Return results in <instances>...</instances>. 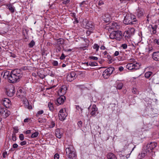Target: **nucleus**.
Segmentation results:
<instances>
[{
  "mask_svg": "<svg viewBox=\"0 0 159 159\" xmlns=\"http://www.w3.org/2000/svg\"><path fill=\"white\" fill-rule=\"evenodd\" d=\"M22 75V72L20 70L16 69L11 71L8 79L11 83H14L18 81Z\"/></svg>",
  "mask_w": 159,
  "mask_h": 159,
  "instance_id": "obj_1",
  "label": "nucleus"
},
{
  "mask_svg": "<svg viewBox=\"0 0 159 159\" xmlns=\"http://www.w3.org/2000/svg\"><path fill=\"white\" fill-rule=\"evenodd\" d=\"M124 16L123 22L125 24H134L137 22L135 16L131 14L127 13L126 14H124Z\"/></svg>",
  "mask_w": 159,
  "mask_h": 159,
  "instance_id": "obj_2",
  "label": "nucleus"
},
{
  "mask_svg": "<svg viewBox=\"0 0 159 159\" xmlns=\"http://www.w3.org/2000/svg\"><path fill=\"white\" fill-rule=\"evenodd\" d=\"M66 156L69 159H75L76 156L75 149L71 145H68L66 149Z\"/></svg>",
  "mask_w": 159,
  "mask_h": 159,
  "instance_id": "obj_3",
  "label": "nucleus"
},
{
  "mask_svg": "<svg viewBox=\"0 0 159 159\" xmlns=\"http://www.w3.org/2000/svg\"><path fill=\"white\" fill-rule=\"evenodd\" d=\"M140 66V64L139 63H129L126 66V68L129 70H136L139 69Z\"/></svg>",
  "mask_w": 159,
  "mask_h": 159,
  "instance_id": "obj_4",
  "label": "nucleus"
},
{
  "mask_svg": "<svg viewBox=\"0 0 159 159\" xmlns=\"http://www.w3.org/2000/svg\"><path fill=\"white\" fill-rule=\"evenodd\" d=\"M114 70L113 67H109L106 69L103 72L102 76L105 79H107Z\"/></svg>",
  "mask_w": 159,
  "mask_h": 159,
  "instance_id": "obj_5",
  "label": "nucleus"
},
{
  "mask_svg": "<svg viewBox=\"0 0 159 159\" xmlns=\"http://www.w3.org/2000/svg\"><path fill=\"white\" fill-rule=\"evenodd\" d=\"M67 116V114L65 110L61 109L58 113L59 119L62 121L64 120Z\"/></svg>",
  "mask_w": 159,
  "mask_h": 159,
  "instance_id": "obj_6",
  "label": "nucleus"
},
{
  "mask_svg": "<svg viewBox=\"0 0 159 159\" xmlns=\"http://www.w3.org/2000/svg\"><path fill=\"white\" fill-rule=\"evenodd\" d=\"M157 145V143L155 142H151L146 146V152H150Z\"/></svg>",
  "mask_w": 159,
  "mask_h": 159,
  "instance_id": "obj_7",
  "label": "nucleus"
},
{
  "mask_svg": "<svg viewBox=\"0 0 159 159\" xmlns=\"http://www.w3.org/2000/svg\"><path fill=\"white\" fill-rule=\"evenodd\" d=\"M76 75L75 72L74 71L69 73L66 76L67 81L71 82L74 80L76 78Z\"/></svg>",
  "mask_w": 159,
  "mask_h": 159,
  "instance_id": "obj_8",
  "label": "nucleus"
},
{
  "mask_svg": "<svg viewBox=\"0 0 159 159\" xmlns=\"http://www.w3.org/2000/svg\"><path fill=\"white\" fill-rule=\"evenodd\" d=\"M17 95L20 98H24L25 96V92L24 89L19 88L17 91Z\"/></svg>",
  "mask_w": 159,
  "mask_h": 159,
  "instance_id": "obj_9",
  "label": "nucleus"
},
{
  "mask_svg": "<svg viewBox=\"0 0 159 159\" xmlns=\"http://www.w3.org/2000/svg\"><path fill=\"white\" fill-rule=\"evenodd\" d=\"M15 93L14 88L12 87H10L6 90V93L8 96L11 97L13 96Z\"/></svg>",
  "mask_w": 159,
  "mask_h": 159,
  "instance_id": "obj_10",
  "label": "nucleus"
},
{
  "mask_svg": "<svg viewBox=\"0 0 159 159\" xmlns=\"http://www.w3.org/2000/svg\"><path fill=\"white\" fill-rule=\"evenodd\" d=\"M114 34L115 39L118 41H120L122 35V33L121 31L119 30L113 31Z\"/></svg>",
  "mask_w": 159,
  "mask_h": 159,
  "instance_id": "obj_11",
  "label": "nucleus"
},
{
  "mask_svg": "<svg viewBox=\"0 0 159 159\" xmlns=\"http://www.w3.org/2000/svg\"><path fill=\"white\" fill-rule=\"evenodd\" d=\"M2 103L6 108H9L11 105V101L7 98L3 99L2 101Z\"/></svg>",
  "mask_w": 159,
  "mask_h": 159,
  "instance_id": "obj_12",
  "label": "nucleus"
},
{
  "mask_svg": "<svg viewBox=\"0 0 159 159\" xmlns=\"http://www.w3.org/2000/svg\"><path fill=\"white\" fill-rule=\"evenodd\" d=\"M96 113L97 114L98 113V108L95 104H93L92 105L91 108L90 115L92 116H95L96 115Z\"/></svg>",
  "mask_w": 159,
  "mask_h": 159,
  "instance_id": "obj_13",
  "label": "nucleus"
},
{
  "mask_svg": "<svg viewBox=\"0 0 159 159\" xmlns=\"http://www.w3.org/2000/svg\"><path fill=\"white\" fill-rule=\"evenodd\" d=\"M144 14V11L142 8L137 9L135 12L136 15L139 18L142 17L143 15Z\"/></svg>",
  "mask_w": 159,
  "mask_h": 159,
  "instance_id": "obj_14",
  "label": "nucleus"
},
{
  "mask_svg": "<svg viewBox=\"0 0 159 159\" xmlns=\"http://www.w3.org/2000/svg\"><path fill=\"white\" fill-rule=\"evenodd\" d=\"M66 100V98L64 95H60L57 100V102L58 105L62 104Z\"/></svg>",
  "mask_w": 159,
  "mask_h": 159,
  "instance_id": "obj_15",
  "label": "nucleus"
},
{
  "mask_svg": "<svg viewBox=\"0 0 159 159\" xmlns=\"http://www.w3.org/2000/svg\"><path fill=\"white\" fill-rule=\"evenodd\" d=\"M23 102L24 104V106L25 108H27L29 109H32V107L31 106H29V103L28 101V100L25 97L22 98Z\"/></svg>",
  "mask_w": 159,
  "mask_h": 159,
  "instance_id": "obj_16",
  "label": "nucleus"
},
{
  "mask_svg": "<svg viewBox=\"0 0 159 159\" xmlns=\"http://www.w3.org/2000/svg\"><path fill=\"white\" fill-rule=\"evenodd\" d=\"M55 134L57 137L59 139L61 138L63 135L62 129H56L55 130Z\"/></svg>",
  "mask_w": 159,
  "mask_h": 159,
  "instance_id": "obj_17",
  "label": "nucleus"
},
{
  "mask_svg": "<svg viewBox=\"0 0 159 159\" xmlns=\"http://www.w3.org/2000/svg\"><path fill=\"white\" fill-rule=\"evenodd\" d=\"M102 19L105 22H108L111 19L110 15L107 13L105 14L102 16Z\"/></svg>",
  "mask_w": 159,
  "mask_h": 159,
  "instance_id": "obj_18",
  "label": "nucleus"
},
{
  "mask_svg": "<svg viewBox=\"0 0 159 159\" xmlns=\"http://www.w3.org/2000/svg\"><path fill=\"white\" fill-rule=\"evenodd\" d=\"M152 57L154 60L159 61V51L153 52L152 54Z\"/></svg>",
  "mask_w": 159,
  "mask_h": 159,
  "instance_id": "obj_19",
  "label": "nucleus"
},
{
  "mask_svg": "<svg viewBox=\"0 0 159 159\" xmlns=\"http://www.w3.org/2000/svg\"><path fill=\"white\" fill-rule=\"evenodd\" d=\"M110 28L114 30L118 29L119 28V26L116 22H113L110 23Z\"/></svg>",
  "mask_w": 159,
  "mask_h": 159,
  "instance_id": "obj_20",
  "label": "nucleus"
},
{
  "mask_svg": "<svg viewBox=\"0 0 159 159\" xmlns=\"http://www.w3.org/2000/svg\"><path fill=\"white\" fill-rule=\"evenodd\" d=\"M66 88L65 86H63L61 88L58 90V93L59 95H63L64 94L66 93Z\"/></svg>",
  "mask_w": 159,
  "mask_h": 159,
  "instance_id": "obj_21",
  "label": "nucleus"
},
{
  "mask_svg": "<svg viewBox=\"0 0 159 159\" xmlns=\"http://www.w3.org/2000/svg\"><path fill=\"white\" fill-rule=\"evenodd\" d=\"M85 28L88 30H93L94 28V26L92 22L89 21L87 23L85 26Z\"/></svg>",
  "mask_w": 159,
  "mask_h": 159,
  "instance_id": "obj_22",
  "label": "nucleus"
},
{
  "mask_svg": "<svg viewBox=\"0 0 159 159\" xmlns=\"http://www.w3.org/2000/svg\"><path fill=\"white\" fill-rule=\"evenodd\" d=\"M134 29L133 28H129L128 30L126 31V33L128 34V36H130L134 34Z\"/></svg>",
  "mask_w": 159,
  "mask_h": 159,
  "instance_id": "obj_23",
  "label": "nucleus"
},
{
  "mask_svg": "<svg viewBox=\"0 0 159 159\" xmlns=\"http://www.w3.org/2000/svg\"><path fill=\"white\" fill-rule=\"evenodd\" d=\"M108 159H117L116 156L113 153L110 152L107 155Z\"/></svg>",
  "mask_w": 159,
  "mask_h": 159,
  "instance_id": "obj_24",
  "label": "nucleus"
},
{
  "mask_svg": "<svg viewBox=\"0 0 159 159\" xmlns=\"http://www.w3.org/2000/svg\"><path fill=\"white\" fill-rule=\"evenodd\" d=\"M123 86V83H120L118 81L116 82V87L117 89H122Z\"/></svg>",
  "mask_w": 159,
  "mask_h": 159,
  "instance_id": "obj_25",
  "label": "nucleus"
},
{
  "mask_svg": "<svg viewBox=\"0 0 159 159\" xmlns=\"http://www.w3.org/2000/svg\"><path fill=\"white\" fill-rule=\"evenodd\" d=\"M152 73L151 71H148L145 74V77L146 78L148 79L152 75Z\"/></svg>",
  "mask_w": 159,
  "mask_h": 159,
  "instance_id": "obj_26",
  "label": "nucleus"
},
{
  "mask_svg": "<svg viewBox=\"0 0 159 159\" xmlns=\"http://www.w3.org/2000/svg\"><path fill=\"white\" fill-rule=\"evenodd\" d=\"M6 112H7V109L5 108H2L0 110V114L2 115V116H3L4 117V116L5 115V113Z\"/></svg>",
  "mask_w": 159,
  "mask_h": 159,
  "instance_id": "obj_27",
  "label": "nucleus"
},
{
  "mask_svg": "<svg viewBox=\"0 0 159 159\" xmlns=\"http://www.w3.org/2000/svg\"><path fill=\"white\" fill-rule=\"evenodd\" d=\"M48 107L49 108V110L52 111L54 110L53 104L51 102H49L48 104Z\"/></svg>",
  "mask_w": 159,
  "mask_h": 159,
  "instance_id": "obj_28",
  "label": "nucleus"
},
{
  "mask_svg": "<svg viewBox=\"0 0 159 159\" xmlns=\"http://www.w3.org/2000/svg\"><path fill=\"white\" fill-rule=\"evenodd\" d=\"M8 9L12 13L14 12V8L11 5H7Z\"/></svg>",
  "mask_w": 159,
  "mask_h": 159,
  "instance_id": "obj_29",
  "label": "nucleus"
},
{
  "mask_svg": "<svg viewBox=\"0 0 159 159\" xmlns=\"http://www.w3.org/2000/svg\"><path fill=\"white\" fill-rule=\"evenodd\" d=\"M89 65L90 66H96L98 65V64L96 62H90L89 63Z\"/></svg>",
  "mask_w": 159,
  "mask_h": 159,
  "instance_id": "obj_30",
  "label": "nucleus"
},
{
  "mask_svg": "<svg viewBox=\"0 0 159 159\" xmlns=\"http://www.w3.org/2000/svg\"><path fill=\"white\" fill-rule=\"evenodd\" d=\"M93 48V49H96V52H98V51L99 46L98 44L95 43L94 44Z\"/></svg>",
  "mask_w": 159,
  "mask_h": 159,
  "instance_id": "obj_31",
  "label": "nucleus"
},
{
  "mask_svg": "<svg viewBox=\"0 0 159 159\" xmlns=\"http://www.w3.org/2000/svg\"><path fill=\"white\" fill-rule=\"evenodd\" d=\"M39 134V133L38 132H36L31 135V137L32 138H36L38 136Z\"/></svg>",
  "mask_w": 159,
  "mask_h": 159,
  "instance_id": "obj_32",
  "label": "nucleus"
},
{
  "mask_svg": "<svg viewBox=\"0 0 159 159\" xmlns=\"http://www.w3.org/2000/svg\"><path fill=\"white\" fill-rule=\"evenodd\" d=\"M10 74V73H9V71H6L4 73V75H3L4 77H5V78H6L7 77L8 78V77L9 76Z\"/></svg>",
  "mask_w": 159,
  "mask_h": 159,
  "instance_id": "obj_33",
  "label": "nucleus"
},
{
  "mask_svg": "<svg viewBox=\"0 0 159 159\" xmlns=\"http://www.w3.org/2000/svg\"><path fill=\"white\" fill-rule=\"evenodd\" d=\"M35 42L33 40H32L31 42L29 44V46L30 48L33 47L35 45Z\"/></svg>",
  "mask_w": 159,
  "mask_h": 159,
  "instance_id": "obj_34",
  "label": "nucleus"
},
{
  "mask_svg": "<svg viewBox=\"0 0 159 159\" xmlns=\"http://www.w3.org/2000/svg\"><path fill=\"white\" fill-rule=\"evenodd\" d=\"M46 120L45 118H39L38 119V122L40 123L45 122H46Z\"/></svg>",
  "mask_w": 159,
  "mask_h": 159,
  "instance_id": "obj_35",
  "label": "nucleus"
},
{
  "mask_svg": "<svg viewBox=\"0 0 159 159\" xmlns=\"http://www.w3.org/2000/svg\"><path fill=\"white\" fill-rule=\"evenodd\" d=\"M89 58L90 60H97L98 59V57L94 56H89Z\"/></svg>",
  "mask_w": 159,
  "mask_h": 159,
  "instance_id": "obj_36",
  "label": "nucleus"
},
{
  "mask_svg": "<svg viewBox=\"0 0 159 159\" xmlns=\"http://www.w3.org/2000/svg\"><path fill=\"white\" fill-rule=\"evenodd\" d=\"M109 37L110 39H115V37L113 31L110 34Z\"/></svg>",
  "mask_w": 159,
  "mask_h": 159,
  "instance_id": "obj_37",
  "label": "nucleus"
},
{
  "mask_svg": "<svg viewBox=\"0 0 159 159\" xmlns=\"http://www.w3.org/2000/svg\"><path fill=\"white\" fill-rule=\"evenodd\" d=\"M43 113V111L42 110H40L36 114V116H38L39 115L42 114Z\"/></svg>",
  "mask_w": 159,
  "mask_h": 159,
  "instance_id": "obj_38",
  "label": "nucleus"
},
{
  "mask_svg": "<svg viewBox=\"0 0 159 159\" xmlns=\"http://www.w3.org/2000/svg\"><path fill=\"white\" fill-rule=\"evenodd\" d=\"M55 122L54 121H52L51 122L50 125H49V128H53L55 126Z\"/></svg>",
  "mask_w": 159,
  "mask_h": 159,
  "instance_id": "obj_39",
  "label": "nucleus"
},
{
  "mask_svg": "<svg viewBox=\"0 0 159 159\" xmlns=\"http://www.w3.org/2000/svg\"><path fill=\"white\" fill-rule=\"evenodd\" d=\"M93 33L92 30H88L86 31V34L88 36H89L90 34Z\"/></svg>",
  "mask_w": 159,
  "mask_h": 159,
  "instance_id": "obj_40",
  "label": "nucleus"
},
{
  "mask_svg": "<svg viewBox=\"0 0 159 159\" xmlns=\"http://www.w3.org/2000/svg\"><path fill=\"white\" fill-rule=\"evenodd\" d=\"M154 43L159 45V39H155L154 40Z\"/></svg>",
  "mask_w": 159,
  "mask_h": 159,
  "instance_id": "obj_41",
  "label": "nucleus"
},
{
  "mask_svg": "<svg viewBox=\"0 0 159 159\" xmlns=\"http://www.w3.org/2000/svg\"><path fill=\"white\" fill-rule=\"evenodd\" d=\"M121 47L122 48L124 49H126L127 48V45L125 43L123 44H121Z\"/></svg>",
  "mask_w": 159,
  "mask_h": 159,
  "instance_id": "obj_42",
  "label": "nucleus"
},
{
  "mask_svg": "<svg viewBox=\"0 0 159 159\" xmlns=\"http://www.w3.org/2000/svg\"><path fill=\"white\" fill-rule=\"evenodd\" d=\"M145 156V153H141V155H139V157L140 159H142Z\"/></svg>",
  "mask_w": 159,
  "mask_h": 159,
  "instance_id": "obj_43",
  "label": "nucleus"
},
{
  "mask_svg": "<svg viewBox=\"0 0 159 159\" xmlns=\"http://www.w3.org/2000/svg\"><path fill=\"white\" fill-rule=\"evenodd\" d=\"M12 139L14 141H15L16 140V134L15 133H13L12 135Z\"/></svg>",
  "mask_w": 159,
  "mask_h": 159,
  "instance_id": "obj_44",
  "label": "nucleus"
},
{
  "mask_svg": "<svg viewBox=\"0 0 159 159\" xmlns=\"http://www.w3.org/2000/svg\"><path fill=\"white\" fill-rule=\"evenodd\" d=\"M69 0H63L62 3L63 4H66L69 3Z\"/></svg>",
  "mask_w": 159,
  "mask_h": 159,
  "instance_id": "obj_45",
  "label": "nucleus"
},
{
  "mask_svg": "<svg viewBox=\"0 0 159 159\" xmlns=\"http://www.w3.org/2000/svg\"><path fill=\"white\" fill-rule=\"evenodd\" d=\"M19 138L20 140L22 141L24 140V135L23 134H20L19 135Z\"/></svg>",
  "mask_w": 159,
  "mask_h": 159,
  "instance_id": "obj_46",
  "label": "nucleus"
},
{
  "mask_svg": "<svg viewBox=\"0 0 159 159\" xmlns=\"http://www.w3.org/2000/svg\"><path fill=\"white\" fill-rule=\"evenodd\" d=\"M52 65L55 66H57L58 65V62L57 61H53L52 62Z\"/></svg>",
  "mask_w": 159,
  "mask_h": 159,
  "instance_id": "obj_47",
  "label": "nucleus"
},
{
  "mask_svg": "<svg viewBox=\"0 0 159 159\" xmlns=\"http://www.w3.org/2000/svg\"><path fill=\"white\" fill-rule=\"evenodd\" d=\"M5 115L4 116V117L6 118L7 116H8L10 114V112L9 111H8L7 110V112H6L5 113Z\"/></svg>",
  "mask_w": 159,
  "mask_h": 159,
  "instance_id": "obj_48",
  "label": "nucleus"
},
{
  "mask_svg": "<svg viewBox=\"0 0 159 159\" xmlns=\"http://www.w3.org/2000/svg\"><path fill=\"white\" fill-rule=\"evenodd\" d=\"M78 125L79 128H81L82 126V122L81 121H79L78 122Z\"/></svg>",
  "mask_w": 159,
  "mask_h": 159,
  "instance_id": "obj_49",
  "label": "nucleus"
},
{
  "mask_svg": "<svg viewBox=\"0 0 159 159\" xmlns=\"http://www.w3.org/2000/svg\"><path fill=\"white\" fill-rule=\"evenodd\" d=\"M106 57L107 58V59H108L109 61H112V57L110 55H107V57Z\"/></svg>",
  "mask_w": 159,
  "mask_h": 159,
  "instance_id": "obj_50",
  "label": "nucleus"
},
{
  "mask_svg": "<svg viewBox=\"0 0 159 159\" xmlns=\"http://www.w3.org/2000/svg\"><path fill=\"white\" fill-rule=\"evenodd\" d=\"M84 42L86 43V45H88L89 43V41L88 39L87 38H85L84 39Z\"/></svg>",
  "mask_w": 159,
  "mask_h": 159,
  "instance_id": "obj_51",
  "label": "nucleus"
},
{
  "mask_svg": "<svg viewBox=\"0 0 159 159\" xmlns=\"http://www.w3.org/2000/svg\"><path fill=\"white\" fill-rule=\"evenodd\" d=\"M66 56H65L63 53L61 54V56L60 57L61 60H63L65 58Z\"/></svg>",
  "mask_w": 159,
  "mask_h": 159,
  "instance_id": "obj_52",
  "label": "nucleus"
},
{
  "mask_svg": "<svg viewBox=\"0 0 159 159\" xmlns=\"http://www.w3.org/2000/svg\"><path fill=\"white\" fill-rule=\"evenodd\" d=\"M59 156L58 153L56 154L54 156V159H59Z\"/></svg>",
  "mask_w": 159,
  "mask_h": 159,
  "instance_id": "obj_53",
  "label": "nucleus"
},
{
  "mask_svg": "<svg viewBox=\"0 0 159 159\" xmlns=\"http://www.w3.org/2000/svg\"><path fill=\"white\" fill-rule=\"evenodd\" d=\"M119 54V52L118 51H116L114 53V54L113 56L114 57L118 56Z\"/></svg>",
  "mask_w": 159,
  "mask_h": 159,
  "instance_id": "obj_54",
  "label": "nucleus"
},
{
  "mask_svg": "<svg viewBox=\"0 0 159 159\" xmlns=\"http://www.w3.org/2000/svg\"><path fill=\"white\" fill-rule=\"evenodd\" d=\"M27 142L26 141H23L20 142V144L21 146L25 145L26 144Z\"/></svg>",
  "mask_w": 159,
  "mask_h": 159,
  "instance_id": "obj_55",
  "label": "nucleus"
},
{
  "mask_svg": "<svg viewBox=\"0 0 159 159\" xmlns=\"http://www.w3.org/2000/svg\"><path fill=\"white\" fill-rule=\"evenodd\" d=\"M150 26H151L152 30H156L157 26L156 25L152 26V25H151Z\"/></svg>",
  "mask_w": 159,
  "mask_h": 159,
  "instance_id": "obj_56",
  "label": "nucleus"
},
{
  "mask_svg": "<svg viewBox=\"0 0 159 159\" xmlns=\"http://www.w3.org/2000/svg\"><path fill=\"white\" fill-rule=\"evenodd\" d=\"M104 4L102 0H100L98 2V5L99 6H101Z\"/></svg>",
  "mask_w": 159,
  "mask_h": 159,
  "instance_id": "obj_57",
  "label": "nucleus"
},
{
  "mask_svg": "<svg viewBox=\"0 0 159 159\" xmlns=\"http://www.w3.org/2000/svg\"><path fill=\"white\" fill-rule=\"evenodd\" d=\"M118 69L120 71H122L123 70L124 68L122 66H119V67Z\"/></svg>",
  "mask_w": 159,
  "mask_h": 159,
  "instance_id": "obj_58",
  "label": "nucleus"
},
{
  "mask_svg": "<svg viewBox=\"0 0 159 159\" xmlns=\"http://www.w3.org/2000/svg\"><path fill=\"white\" fill-rule=\"evenodd\" d=\"M58 42H60L61 44H63L64 43V40L62 39H59Z\"/></svg>",
  "mask_w": 159,
  "mask_h": 159,
  "instance_id": "obj_59",
  "label": "nucleus"
},
{
  "mask_svg": "<svg viewBox=\"0 0 159 159\" xmlns=\"http://www.w3.org/2000/svg\"><path fill=\"white\" fill-rule=\"evenodd\" d=\"M18 145L16 143L14 144L13 145V147L14 148H17Z\"/></svg>",
  "mask_w": 159,
  "mask_h": 159,
  "instance_id": "obj_60",
  "label": "nucleus"
},
{
  "mask_svg": "<svg viewBox=\"0 0 159 159\" xmlns=\"http://www.w3.org/2000/svg\"><path fill=\"white\" fill-rule=\"evenodd\" d=\"M137 91V90L136 88H133V92L134 94H136L137 93H136V91Z\"/></svg>",
  "mask_w": 159,
  "mask_h": 159,
  "instance_id": "obj_61",
  "label": "nucleus"
},
{
  "mask_svg": "<svg viewBox=\"0 0 159 159\" xmlns=\"http://www.w3.org/2000/svg\"><path fill=\"white\" fill-rule=\"evenodd\" d=\"M30 120V119L29 118H26L24 120V122H28Z\"/></svg>",
  "mask_w": 159,
  "mask_h": 159,
  "instance_id": "obj_62",
  "label": "nucleus"
},
{
  "mask_svg": "<svg viewBox=\"0 0 159 159\" xmlns=\"http://www.w3.org/2000/svg\"><path fill=\"white\" fill-rule=\"evenodd\" d=\"M31 132V130H27L25 131V133L26 134H29Z\"/></svg>",
  "mask_w": 159,
  "mask_h": 159,
  "instance_id": "obj_63",
  "label": "nucleus"
},
{
  "mask_svg": "<svg viewBox=\"0 0 159 159\" xmlns=\"http://www.w3.org/2000/svg\"><path fill=\"white\" fill-rule=\"evenodd\" d=\"M156 30H153L152 31V32L151 33L152 34H155L156 33Z\"/></svg>",
  "mask_w": 159,
  "mask_h": 159,
  "instance_id": "obj_64",
  "label": "nucleus"
}]
</instances>
